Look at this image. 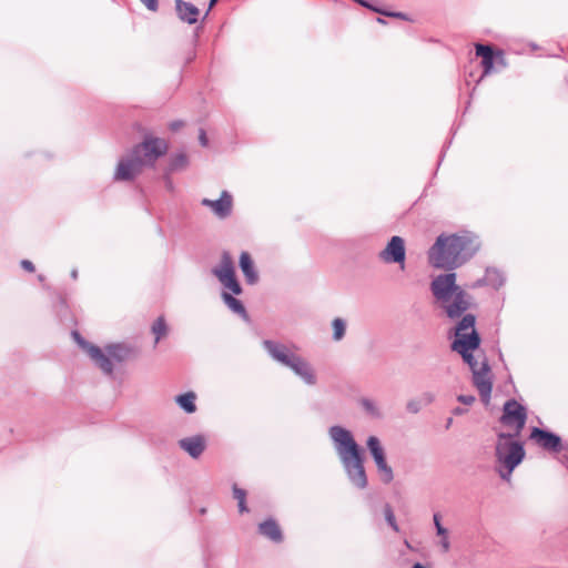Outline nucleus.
<instances>
[{
	"mask_svg": "<svg viewBox=\"0 0 568 568\" xmlns=\"http://www.w3.org/2000/svg\"><path fill=\"white\" fill-rule=\"evenodd\" d=\"M453 413H454V415H463L466 413V409L462 408V407H456V408H454Z\"/></svg>",
	"mask_w": 568,
	"mask_h": 568,
	"instance_id": "37",
	"label": "nucleus"
},
{
	"mask_svg": "<svg viewBox=\"0 0 568 568\" xmlns=\"http://www.w3.org/2000/svg\"><path fill=\"white\" fill-rule=\"evenodd\" d=\"M457 400L464 405H471L475 402V397L473 395H459Z\"/></svg>",
	"mask_w": 568,
	"mask_h": 568,
	"instance_id": "31",
	"label": "nucleus"
},
{
	"mask_svg": "<svg viewBox=\"0 0 568 568\" xmlns=\"http://www.w3.org/2000/svg\"><path fill=\"white\" fill-rule=\"evenodd\" d=\"M149 10L156 11L159 7L158 0H140Z\"/></svg>",
	"mask_w": 568,
	"mask_h": 568,
	"instance_id": "32",
	"label": "nucleus"
},
{
	"mask_svg": "<svg viewBox=\"0 0 568 568\" xmlns=\"http://www.w3.org/2000/svg\"><path fill=\"white\" fill-rule=\"evenodd\" d=\"M72 337L90 357L94 366L106 376L113 375L115 363H123L131 354V348L125 344H109L104 348H101L87 342L77 331L72 332Z\"/></svg>",
	"mask_w": 568,
	"mask_h": 568,
	"instance_id": "6",
	"label": "nucleus"
},
{
	"mask_svg": "<svg viewBox=\"0 0 568 568\" xmlns=\"http://www.w3.org/2000/svg\"><path fill=\"white\" fill-rule=\"evenodd\" d=\"M377 22L381 23V24H385L386 23V21L383 18H377Z\"/></svg>",
	"mask_w": 568,
	"mask_h": 568,
	"instance_id": "42",
	"label": "nucleus"
},
{
	"mask_svg": "<svg viewBox=\"0 0 568 568\" xmlns=\"http://www.w3.org/2000/svg\"><path fill=\"white\" fill-rule=\"evenodd\" d=\"M230 291L225 290L222 292L221 297L224 304L232 311L234 314L239 315L243 320H248L247 312L243 303L234 297Z\"/></svg>",
	"mask_w": 568,
	"mask_h": 568,
	"instance_id": "20",
	"label": "nucleus"
},
{
	"mask_svg": "<svg viewBox=\"0 0 568 568\" xmlns=\"http://www.w3.org/2000/svg\"><path fill=\"white\" fill-rule=\"evenodd\" d=\"M196 394L194 392H187L175 397V403L187 414L196 412Z\"/></svg>",
	"mask_w": 568,
	"mask_h": 568,
	"instance_id": "22",
	"label": "nucleus"
},
{
	"mask_svg": "<svg viewBox=\"0 0 568 568\" xmlns=\"http://www.w3.org/2000/svg\"><path fill=\"white\" fill-rule=\"evenodd\" d=\"M151 332L154 335V346L164 338L169 333V326L165 322L164 316H159L151 326Z\"/></svg>",
	"mask_w": 568,
	"mask_h": 568,
	"instance_id": "23",
	"label": "nucleus"
},
{
	"mask_svg": "<svg viewBox=\"0 0 568 568\" xmlns=\"http://www.w3.org/2000/svg\"><path fill=\"white\" fill-rule=\"evenodd\" d=\"M20 265L24 271L30 272V273L34 272V270H36L33 263L29 260H22L20 262Z\"/></svg>",
	"mask_w": 568,
	"mask_h": 568,
	"instance_id": "33",
	"label": "nucleus"
},
{
	"mask_svg": "<svg viewBox=\"0 0 568 568\" xmlns=\"http://www.w3.org/2000/svg\"><path fill=\"white\" fill-rule=\"evenodd\" d=\"M237 506H239V510H240V513H245V511H247V507H246V504H245V499H243V500H239V501H237Z\"/></svg>",
	"mask_w": 568,
	"mask_h": 568,
	"instance_id": "36",
	"label": "nucleus"
},
{
	"mask_svg": "<svg viewBox=\"0 0 568 568\" xmlns=\"http://www.w3.org/2000/svg\"><path fill=\"white\" fill-rule=\"evenodd\" d=\"M358 404L366 417L375 420L383 419L385 414L379 403L376 399L369 397H362Z\"/></svg>",
	"mask_w": 568,
	"mask_h": 568,
	"instance_id": "17",
	"label": "nucleus"
},
{
	"mask_svg": "<svg viewBox=\"0 0 568 568\" xmlns=\"http://www.w3.org/2000/svg\"><path fill=\"white\" fill-rule=\"evenodd\" d=\"M258 532L274 542H281L283 540L282 530L274 519H267L260 523Z\"/></svg>",
	"mask_w": 568,
	"mask_h": 568,
	"instance_id": "18",
	"label": "nucleus"
},
{
	"mask_svg": "<svg viewBox=\"0 0 568 568\" xmlns=\"http://www.w3.org/2000/svg\"><path fill=\"white\" fill-rule=\"evenodd\" d=\"M465 311L455 326V338L450 344L452 351L459 354L469 366L473 384L479 393L480 400L488 407L493 390L490 368L486 357L480 352V336L476 331V317Z\"/></svg>",
	"mask_w": 568,
	"mask_h": 568,
	"instance_id": "2",
	"label": "nucleus"
},
{
	"mask_svg": "<svg viewBox=\"0 0 568 568\" xmlns=\"http://www.w3.org/2000/svg\"><path fill=\"white\" fill-rule=\"evenodd\" d=\"M181 126H182V122H173V123L171 124V129H172V130H178V129H179V128H181Z\"/></svg>",
	"mask_w": 568,
	"mask_h": 568,
	"instance_id": "38",
	"label": "nucleus"
},
{
	"mask_svg": "<svg viewBox=\"0 0 568 568\" xmlns=\"http://www.w3.org/2000/svg\"><path fill=\"white\" fill-rule=\"evenodd\" d=\"M384 514H385V519L386 521L388 523V525L395 530V531H398L399 528H398V525L396 523V519H395V515L390 508L389 505H386L385 509H384Z\"/></svg>",
	"mask_w": 568,
	"mask_h": 568,
	"instance_id": "25",
	"label": "nucleus"
},
{
	"mask_svg": "<svg viewBox=\"0 0 568 568\" xmlns=\"http://www.w3.org/2000/svg\"><path fill=\"white\" fill-rule=\"evenodd\" d=\"M70 276L72 280H77L78 278V270L77 268H73L70 273Z\"/></svg>",
	"mask_w": 568,
	"mask_h": 568,
	"instance_id": "39",
	"label": "nucleus"
},
{
	"mask_svg": "<svg viewBox=\"0 0 568 568\" xmlns=\"http://www.w3.org/2000/svg\"><path fill=\"white\" fill-rule=\"evenodd\" d=\"M189 158L185 153L172 154L164 171L168 173L182 172L189 166Z\"/></svg>",
	"mask_w": 568,
	"mask_h": 568,
	"instance_id": "21",
	"label": "nucleus"
},
{
	"mask_svg": "<svg viewBox=\"0 0 568 568\" xmlns=\"http://www.w3.org/2000/svg\"><path fill=\"white\" fill-rule=\"evenodd\" d=\"M175 10L181 21L189 24H193L197 21L200 10L194 4L183 0H175Z\"/></svg>",
	"mask_w": 568,
	"mask_h": 568,
	"instance_id": "15",
	"label": "nucleus"
},
{
	"mask_svg": "<svg viewBox=\"0 0 568 568\" xmlns=\"http://www.w3.org/2000/svg\"><path fill=\"white\" fill-rule=\"evenodd\" d=\"M163 182H164L165 189L168 191H170V192L174 191V183H173V180L171 179V173H168L166 171H164Z\"/></svg>",
	"mask_w": 568,
	"mask_h": 568,
	"instance_id": "28",
	"label": "nucleus"
},
{
	"mask_svg": "<svg viewBox=\"0 0 568 568\" xmlns=\"http://www.w3.org/2000/svg\"><path fill=\"white\" fill-rule=\"evenodd\" d=\"M169 150L166 140L153 135L144 136L141 143L124 152L118 160L113 173L115 182H132L144 168L154 166L155 162Z\"/></svg>",
	"mask_w": 568,
	"mask_h": 568,
	"instance_id": "3",
	"label": "nucleus"
},
{
	"mask_svg": "<svg viewBox=\"0 0 568 568\" xmlns=\"http://www.w3.org/2000/svg\"><path fill=\"white\" fill-rule=\"evenodd\" d=\"M434 525L436 527V532L438 536L448 535V531L446 528H444L440 524V517L438 514H435L433 517Z\"/></svg>",
	"mask_w": 568,
	"mask_h": 568,
	"instance_id": "26",
	"label": "nucleus"
},
{
	"mask_svg": "<svg viewBox=\"0 0 568 568\" xmlns=\"http://www.w3.org/2000/svg\"><path fill=\"white\" fill-rule=\"evenodd\" d=\"M199 140L202 146H207L209 140L206 138V133L203 129L200 130Z\"/></svg>",
	"mask_w": 568,
	"mask_h": 568,
	"instance_id": "35",
	"label": "nucleus"
},
{
	"mask_svg": "<svg viewBox=\"0 0 568 568\" xmlns=\"http://www.w3.org/2000/svg\"><path fill=\"white\" fill-rule=\"evenodd\" d=\"M480 243L471 232L442 233L427 251V261L437 270L447 271L438 274L430 282V292L436 306L449 320H457L473 304L471 296L457 285V275L453 271L470 261Z\"/></svg>",
	"mask_w": 568,
	"mask_h": 568,
	"instance_id": "1",
	"label": "nucleus"
},
{
	"mask_svg": "<svg viewBox=\"0 0 568 568\" xmlns=\"http://www.w3.org/2000/svg\"><path fill=\"white\" fill-rule=\"evenodd\" d=\"M378 258L385 264H398L400 270L405 268L406 246L402 236L394 235L386 246L378 253Z\"/></svg>",
	"mask_w": 568,
	"mask_h": 568,
	"instance_id": "10",
	"label": "nucleus"
},
{
	"mask_svg": "<svg viewBox=\"0 0 568 568\" xmlns=\"http://www.w3.org/2000/svg\"><path fill=\"white\" fill-rule=\"evenodd\" d=\"M442 539H440V546H442V549L444 552H447L450 548V542H449V539H448V535H443L440 536Z\"/></svg>",
	"mask_w": 568,
	"mask_h": 568,
	"instance_id": "34",
	"label": "nucleus"
},
{
	"mask_svg": "<svg viewBox=\"0 0 568 568\" xmlns=\"http://www.w3.org/2000/svg\"><path fill=\"white\" fill-rule=\"evenodd\" d=\"M201 204L203 206L211 209V211L217 217L225 219L232 212L233 199H232V195L227 191H223L221 193L220 199H217V200L203 199L201 201Z\"/></svg>",
	"mask_w": 568,
	"mask_h": 568,
	"instance_id": "12",
	"label": "nucleus"
},
{
	"mask_svg": "<svg viewBox=\"0 0 568 568\" xmlns=\"http://www.w3.org/2000/svg\"><path fill=\"white\" fill-rule=\"evenodd\" d=\"M526 420V407L515 399L507 400L503 406V415L499 417V423L508 428V433H499V439L517 437L525 427Z\"/></svg>",
	"mask_w": 568,
	"mask_h": 568,
	"instance_id": "7",
	"label": "nucleus"
},
{
	"mask_svg": "<svg viewBox=\"0 0 568 568\" xmlns=\"http://www.w3.org/2000/svg\"><path fill=\"white\" fill-rule=\"evenodd\" d=\"M217 1H219V0H210V4H209V9H207V11H210V10L215 6V3H216ZM207 13H209V12H206V14H207Z\"/></svg>",
	"mask_w": 568,
	"mask_h": 568,
	"instance_id": "40",
	"label": "nucleus"
},
{
	"mask_svg": "<svg viewBox=\"0 0 568 568\" xmlns=\"http://www.w3.org/2000/svg\"><path fill=\"white\" fill-rule=\"evenodd\" d=\"M332 328H333V339L335 342H339L345 336L346 322L341 317H336L332 321Z\"/></svg>",
	"mask_w": 568,
	"mask_h": 568,
	"instance_id": "24",
	"label": "nucleus"
},
{
	"mask_svg": "<svg viewBox=\"0 0 568 568\" xmlns=\"http://www.w3.org/2000/svg\"><path fill=\"white\" fill-rule=\"evenodd\" d=\"M406 409L412 414H417L420 410V403L416 399L407 402Z\"/></svg>",
	"mask_w": 568,
	"mask_h": 568,
	"instance_id": "27",
	"label": "nucleus"
},
{
	"mask_svg": "<svg viewBox=\"0 0 568 568\" xmlns=\"http://www.w3.org/2000/svg\"><path fill=\"white\" fill-rule=\"evenodd\" d=\"M240 268L245 277V281L250 285H254L258 281V273L255 270L254 262L247 252H242L240 255Z\"/></svg>",
	"mask_w": 568,
	"mask_h": 568,
	"instance_id": "16",
	"label": "nucleus"
},
{
	"mask_svg": "<svg viewBox=\"0 0 568 568\" xmlns=\"http://www.w3.org/2000/svg\"><path fill=\"white\" fill-rule=\"evenodd\" d=\"M262 345L274 362L290 368L305 385L317 384L316 371L305 357L293 352L287 345L272 339L263 341Z\"/></svg>",
	"mask_w": 568,
	"mask_h": 568,
	"instance_id": "5",
	"label": "nucleus"
},
{
	"mask_svg": "<svg viewBox=\"0 0 568 568\" xmlns=\"http://www.w3.org/2000/svg\"><path fill=\"white\" fill-rule=\"evenodd\" d=\"M475 48H476V57L481 58L480 64L484 69V71H483V77H484V75L488 74L494 67L495 52L491 47L485 45L481 43H477L475 45Z\"/></svg>",
	"mask_w": 568,
	"mask_h": 568,
	"instance_id": "19",
	"label": "nucleus"
},
{
	"mask_svg": "<svg viewBox=\"0 0 568 568\" xmlns=\"http://www.w3.org/2000/svg\"><path fill=\"white\" fill-rule=\"evenodd\" d=\"M498 54H499V65H500L503 63L501 51L500 50L498 51Z\"/></svg>",
	"mask_w": 568,
	"mask_h": 568,
	"instance_id": "43",
	"label": "nucleus"
},
{
	"mask_svg": "<svg viewBox=\"0 0 568 568\" xmlns=\"http://www.w3.org/2000/svg\"><path fill=\"white\" fill-rule=\"evenodd\" d=\"M412 568H427V567H425L424 565H422L419 562H416V564L413 565Z\"/></svg>",
	"mask_w": 568,
	"mask_h": 568,
	"instance_id": "41",
	"label": "nucleus"
},
{
	"mask_svg": "<svg viewBox=\"0 0 568 568\" xmlns=\"http://www.w3.org/2000/svg\"><path fill=\"white\" fill-rule=\"evenodd\" d=\"M530 438L534 439L541 448L550 452L561 450V438L548 430L534 427L531 429Z\"/></svg>",
	"mask_w": 568,
	"mask_h": 568,
	"instance_id": "13",
	"label": "nucleus"
},
{
	"mask_svg": "<svg viewBox=\"0 0 568 568\" xmlns=\"http://www.w3.org/2000/svg\"><path fill=\"white\" fill-rule=\"evenodd\" d=\"M327 434L351 484L358 489L366 488L368 481L363 452L352 432L343 426L334 425L328 428Z\"/></svg>",
	"mask_w": 568,
	"mask_h": 568,
	"instance_id": "4",
	"label": "nucleus"
},
{
	"mask_svg": "<svg viewBox=\"0 0 568 568\" xmlns=\"http://www.w3.org/2000/svg\"><path fill=\"white\" fill-rule=\"evenodd\" d=\"M213 275L219 280L224 290L234 295H241L243 290L235 275L233 260L229 252H223L219 265L213 267Z\"/></svg>",
	"mask_w": 568,
	"mask_h": 568,
	"instance_id": "8",
	"label": "nucleus"
},
{
	"mask_svg": "<svg viewBox=\"0 0 568 568\" xmlns=\"http://www.w3.org/2000/svg\"><path fill=\"white\" fill-rule=\"evenodd\" d=\"M206 444V437L200 434L179 440V447L194 459L199 458L204 453Z\"/></svg>",
	"mask_w": 568,
	"mask_h": 568,
	"instance_id": "14",
	"label": "nucleus"
},
{
	"mask_svg": "<svg viewBox=\"0 0 568 568\" xmlns=\"http://www.w3.org/2000/svg\"><path fill=\"white\" fill-rule=\"evenodd\" d=\"M366 447L376 465L377 471L384 484H389L394 479V471L386 460L385 448L377 436H368Z\"/></svg>",
	"mask_w": 568,
	"mask_h": 568,
	"instance_id": "9",
	"label": "nucleus"
},
{
	"mask_svg": "<svg viewBox=\"0 0 568 568\" xmlns=\"http://www.w3.org/2000/svg\"><path fill=\"white\" fill-rule=\"evenodd\" d=\"M233 497L239 501L246 498V493L244 489L239 488L236 485L233 486Z\"/></svg>",
	"mask_w": 568,
	"mask_h": 568,
	"instance_id": "30",
	"label": "nucleus"
},
{
	"mask_svg": "<svg viewBox=\"0 0 568 568\" xmlns=\"http://www.w3.org/2000/svg\"><path fill=\"white\" fill-rule=\"evenodd\" d=\"M379 13L383 14V16H386V17L398 18V19H403V20H407V21L409 20L407 14H405L403 12H389V11H385V10L381 9Z\"/></svg>",
	"mask_w": 568,
	"mask_h": 568,
	"instance_id": "29",
	"label": "nucleus"
},
{
	"mask_svg": "<svg viewBox=\"0 0 568 568\" xmlns=\"http://www.w3.org/2000/svg\"><path fill=\"white\" fill-rule=\"evenodd\" d=\"M525 449L521 443L510 442L505 447V454L503 457L499 456V463L508 469L507 475H501L503 478L509 480L513 470L524 460Z\"/></svg>",
	"mask_w": 568,
	"mask_h": 568,
	"instance_id": "11",
	"label": "nucleus"
},
{
	"mask_svg": "<svg viewBox=\"0 0 568 568\" xmlns=\"http://www.w3.org/2000/svg\"><path fill=\"white\" fill-rule=\"evenodd\" d=\"M38 278H39V281H43L44 276L43 275H39Z\"/></svg>",
	"mask_w": 568,
	"mask_h": 568,
	"instance_id": "44",
	"label": "nucleus"
}]
</instances>
